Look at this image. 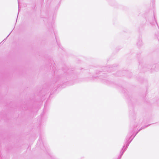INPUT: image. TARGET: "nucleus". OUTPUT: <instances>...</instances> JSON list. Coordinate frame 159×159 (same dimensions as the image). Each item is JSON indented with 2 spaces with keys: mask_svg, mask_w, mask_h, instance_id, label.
<instances>
[{
  "mask_svg": "<svg viewBox=\"0 0 159 159\" xmlns=\"http://www.w3.org/2000/svg\"><path fill=\"white\" fill-rule=\"evenodd\" d=\"M149 125H148L146 126H144L142 127L141 128L139 129V131L136 133L134 137H133V138L129 142H128L129 140L130 139V137L132 136V135L133 134V132H129L128 133L127 136H126V142L124 145L123 148H122V149H124V151L121 153V154L120 155V157H121V156L123 155V154L124 152L127 149V147L129 146V144L130 143L131 141L135 137V136H136V135L137 134V133L139 132L141 129H144L147 127Z\"/></svg>",
  "mask_w": 159,
  "mask_h": 159,
  "instance_id": "1",
  "label": "nucleus"
},
{
  "mask_svg": "<svg viewBox=\"0 0 159 159\" xmlns=\"http://www.w3.org/2000/svg\"><path fill=\"white\" fill-rule=\"evenodd\" d=\"M151 69L154 70L155 71H157L159 69V66L158 65L153 64L152 66Z\"/></svg>",
  "mask_w": 159,
  "mask_h": 159,
  "instance_id": "2",
  "label": "nucleus"
},
{
  "mask_svg": "<svg viewBox=\"0 0 159 159\" xmlns=\"http://www.w3.org/2000/svg\"><path fill=\"white\" fill-rule=\"evenodd\" d=\"M9 34L8 35V36H7V37H6V38H5V39L4 40H5V39H7V38L8 37V36L9 35V34Z\"/></svg>",
  "mask_w": 159,
  "mask_h": 159,
  "instance_id": "6",
  "label": "nucleus"
},
{
  "mask_svg": "<svg viewBox=\"0 0 159 159\" xmlns=\"http://www.w3.org/2000/svg\"><path fill=\"white\" fill-rule=\"evenodd\" d=\"M137 44L138 46H140L142 45V40L141 39L138 40Z\"/></svg>",
  "mask_w": 159,
  "mask_h": 159,
  "instance_id": "3",
  "label": "nucleus"
},
{
  "mask_svg": "<svg viewBox=\"0 0 159 159\" xmlns=\"http://www.w3.org/2000/svg\"><path fill=\"white\" fill-rule=\"evenodd\" d=\"M150 24L152 25H154L155 24H156L157 25L158 27L159 28V26L157 24V23L156 21L155 20H154V21H153V22L152 23L151 22Z\"/></svg>",
  "mask_w": 159,
  "mask_h": 159,
  "instance_id": "4",
  "label": "nucleus"
},
{
  "mask_svg": "<svg viewBox=\"0 0 159 159\" xmlns=\"http://www.w3.org/2000/svg\"><path fill=\"white\" fill-rule=\"evenodd\" d=\"M157 37L158 39V41H159V36H157Z\"/></svg>",
  "mask_w": 159,
  "mask_h": 159,
  "instance_id": "5",
  "label": "nucleus"
},
{
  "mask_svg": "<svg viewBox=\"0 0 159 159\" xmlns=\"http://www.w3.org/2000/svg\"><path fill=\"white\" fill-rule=\"evenodd\" d=\"M19 10H19V7H18V12H19ZM18 13H19V12H18Z\"/></svg>",
  "mask_w": 159,
  "mask_h": 159,
  "instance_id": "7",
  "label": "nucleus"
}]
</instances>
